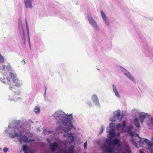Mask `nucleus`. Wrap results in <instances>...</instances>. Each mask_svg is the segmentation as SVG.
I'll list each match as a JSON object with an SVG mask.
<instances>
[{
  "label": "nucleus",
  "mask_w": 153,
  "mask_h": 153,
  "mask_svg": "<svg viewBox=\"0 0 153 153\" xmlns=\"http://www.w3.org/2000/svg\"><path fill=\"white\" fill-rule=\"evenodd\" d=\"M52 116L54 119L58 120L57 124L64 126L65 127H62V126H59L58 129H60L61 132L64 131V133H67L71 130L73 128V126L71 122H70L72 120V114L68 116H65L64 113L62 111L56 112Z\"/></svg>",
  "instance_id": "nucleus-1"
},
{
  "label": "nucleus",
  "mask_w": 153,
  "mask_h": 153,
  "mask_svg": "<svg viewBox=\"0 0 153 153\" xmlns=\"http://www.w3.org/2000/svg\"><path fill=\"white\" fill-rule=\"evenodd\" d=\"M114 146H113L111 144H110L109 141L106 143H105L103 149L104 151L107 153H112L114 152Z\"/></svg>",
  "instance_id": "nucleus-2"
},
{
  "label": "nucleus",
  "mask_w": 153,
  "mask_h": 153,
  "mask_svg": "<svg viewBox=\"0 0 153 153\" xmlns=\"http://www.w3.org/2000/svg\"><path fill=\"white\" fill-rule=\"evenodd\" d=\"M108 141L109 144H111L113 146L116 145L118 147L121 146V145L120 143V140L117 138H115L113 140H110Z\"/></svg>",
  "instance_id": "nucleus-3"
},
{
  "label": "nucleus",
  "mask_w": 153,
  "mask_h": 153,
  "mask_svg": "<svg viewBox=\"0 0 153 153\" xmlns=\"http://www.w3.org/2000/svg\"><path fill=\"white\" fill-rule=\"evenodd\" d=\"M19 141L22 143L23 142L25 143H29L33 142L34 140L31 139H28V137L25 135L22 136L19 138Z\"/></svg>",
  "instance_id": "nucleus-4"
},
{
  "label": "nucleus",
  "mask_w": 153,
  "mask_h": 153,
  "mask_svg": "<svg viewBox=\"0 0 153 153\" xmlns=\"http://www.w3.org/2000/svg\"><path fill=\"white\" fill-rule=\"evenodd\" d=\"M120 68L122 69V72L126 76L128 77L130 80L133 81H134V78L128 71L122 66H120Z\"/></svg>",
  "instance_id": "nucleus-5"
},
{
  "label": "nucleus",
  "mask_w": 153,
  "mask_h": 153,
  "mask_svg": "<svg viewBox=\"0 0 153 153\" xmlns=\"http://www.w3.org/2000/svg\"><path fill=\"white\" fill-rule=\"evenodd\" d=\"M151 140V142L148 139H145L144 140V142L147 144L148 146V149L149 150L151 149L153 146V137L152 138Z\"/></svg>",
  "instance_id": "nucleus-6"
},
{
  "label": "nucleus",
  "mask_w": 153,
  "mask_h": 153,
  "mask_svg": "<svg viewBox=\"0 0 153 153\" xmlns=\"http://www.w3.org/2000/svg\"><path fill=\"white\" fill-rule=\"evenodd\" d=\"M74 145H71L68 147V149L67 150H65L66 153H74Z\"/></svg>",
  "instance_id": "nucleus-7"
},
{
  "label": "nucleus",
  "mask_w": 153,
  "mask_h": 153,
  "mask_svg": "<svg viewBox=\"0 0 153 153\" xmlns=\"http://www.w3.org/2000/svg\"><path fill=\"white\" fill-rule=\"evenodd\" d=\"M58 144L55 142L52 143L50 145V147L52 151H55L56 149L58 147Z\"/></svg>",
  "instance_id": "nucleus-8"
},
{
  "label": "nucleus",
  "mask_w": 153,
  "mask_h": 153,
  "mask_svg": "<svg viewBox=\"0 0 153 153\" xmlns=\"http://www.w3.org/2000/svg\"><path fill=\"white\" fill-rule=\"evenodd\" d=\"M31 1L32 0H25V4L26 7L27 8H28L32 7V6L31 2Z\"/></svg>",
  "instance_id": "nucleus-9"
},
{
  "label": "nucleus",
  "mask_w": 153,
  "mask_h": 153,
  "mask_svg": "<svg viewBox=\"0 0 153 153\" xmlns=\"http://www.w3.org/2000/svg\"><path fill=\"white\" fill-rule=\"evenodd\" d=\"M147 116V114H141L139 115L138 118L141 123H143V121Z\"/></svg>",
  "instance_id": "nucleus-10"
},
{
  "label": "nucleus",
  "mask_w": 153,
  "mask_h": 153,
  "mask_svg": "<svg viewBox=\"0 0 153 153\" xmlns=\"http://www.w3.org/2000/svg\"><path fill=\"white\" fill-rule=\"evenodd\" d=\"M88 20L90 23L93 26H94L96 25V22L93 19L91 16L88 17Z\"/></svg>",
  "instance_id": "nucleus-11"
},
{
  "label": "nucleus",
  "mask_w": 153,
  "mask_h": 153,
  "mask_svg": "<svg viewBox=\"0 0 153 153\" xmlns=\"http://www.w3.org/2000/svg\"><path fill=\"white\" fill-rule=\"evenodd\" d=\"M101 14L102 16V17L103 19V20L106 23H107L108 24V22H107V18L106 16V15L105 14V13L103 12L102 11L101 12Z\"/></svg>",
  "instance_id": "nucleus-12"
},
{
  "label": "nucleus",
  "mask_w": 153,
  "mask_h": 153,
  "mask_svg": "<svg viewBox=\"0 0 153 153\" xmlns=\"http://www.w3.org/2000/svg\"><path fill=\"white\" fill-rule=\"evenodd\" d=\"M13 82L15 84L16 86L17 87H19L20 86V82L18 81V79L16 78L14 79H13Z\"/></svg>",
  "instance_id": "nucleus-13"
},
{
  "label": "nucleus",
  "mask_w": 153,
  "mask_h": 153,
  "mask_svg": "<svg viewBox=\"0 0 153 153\" xmlns=\"http://www.w3.org/2000/svg\"><path fill=\"white\" fill-rule=\"evenodd\" d=\"M113 89L117 97H119L120 95L119 93L117 91L116 86L114 84L113 85Z\"/></svg>",
  "instance_id": "nucleus-14"
},
{
  "label": "nucleus",
  "mask_w": 153,
  "mask_h": 153,
  "mask_svg": "<svg viewBox=\"0 0 153 153\" xmlns=\"http://www.w3.org/2000/svg\"><path fill=\"white\" fill-rule=\"evenodd\" d=\"M134 128L132 126H129L126 127V129L125 130L126 132H129L131 131Z\"/></svg>",
  "instance_id": "nucleus-15"
},
{
  "label": "nucleus",
  "mask_w": 153,
  "mask_h": 153,
  "mask_svg": "<svg viewBox=\"0 0 153 153\" xmlns=\"http://www.w3.org/2000/svg\"><path fill=\"white\" fill-rule=\"evenodd\" d=\"M134 122L135 125L137 127L139 128L140 127V125L139 124V122L138 118H135L134 120Z\"/></svg>",
  "instance_id": "nucleus-16"
},
{
  "label": "nucleus",
  "mask_w": 153,
  "mask_h": 153,
  "mask_svg": "<svg viewBox=\"0 0 153 153\" xmlns=\"http://www.w3.org/2000/svg\"><path fill=\"white\" fill-rule=\"evenodd\" d=\"M109 136L111 137H113L115 136V131L114 130H112L109 131Z\"/></svg>",
  "instance_id": "nucleus-17"
},
{
  "label": "nucleus",
  "mask_w": 153,
  "mask_h": 153,
  "mask_svg": "<svg viewBox=\"0 0 153 153\" xmlns=\"http://www.w3.org/2000/svg\"><path fill=\"white\" fill-rule=\"evenodd\" d=\"M73 134L71 132L68 133L64 135V136L68 137V138H72L73 140H74L73 137L72 136Z\"/></svg>",
  "instance_id": "nucleus-18"
},
{
  "label": "nucleus",
  "mask_w": 153,
  "mask_h": 153,
  "mask_svg": "<svg viewBox=\"0 0 153 153\" xmlns=\"http://www.w3.org/2000/svg\"><path fill=\"white\" fill-rule=\"evenodd\" d=\"M40 111V107L39 106H37L36 107L34 108V111L36 113H39Z\"/></svg>",
  "instance_id": "nucleus-19"
},
{
  "label": "nucleus",
  "mask_w": 153,
  "mask_h": 153,
  "mask_svg": "<svg viewBox=\"0 0 153 153\" xmlns=\"http://www.w3.org/2000/svg\"><path fill=\"white\" fill-rule=\"evenodd\" d=\"M27 148L28 147L26 145H24L23 146L22 149L25 152V153H27Z\"/></svg>",
  "instance_id": "nucleus-20"
},
{
  "label": "nucleus",
  "mask_w": 153,
  "mask_h": 153,
  "mask_svg": "<svg viewBox=\"0 0 153 153\" xmlns=\"http://www.w3.org/2000/svg\"><path fill=\"white\" fill-rule=\"evenodd\" d=\"M9 75L13 79L16 78V75L12 72H10V73Z\"/></svg>",
  "instance_id": "nucleus-21"
},
{
  "label": "nucleus",
  "mask_w": 153,
  "mask_h": 153,
  "mask_svg": "<svg viewBox=\"0 0 153 153\" xmlns=\"http://www.w3.org/2000/svg\"><path fill=\"white\" fill-rule=\"evenodd\" d=\"M120 116V112L119 111H117L116 112V113H115V114L114 115L115 117L117 118H119Z\"/></svg>",
  "instance_id": "nucleus-22"
},
{
  "label": "nucleus",
  "mask_w": 153,
  "mask_h": 153,
  "mask_svg": "<svg viewBox=\"0 0 153 153\" xmlns=\"http://www.w3.org/2000/svg\"><path fill=\"white\" fill-rule=\"evenodd\" d=\"M151 125H153V119L152 118H151L149 120L148 122V125L149 126Z\"/></svg>",
  "instance_id": "nucleus-23"
},
{
  "label": "nucleus",
  "mask_w": 153,
  "mask_h": 153,
  "mask_svg": "<svg viewBox=\"0 0 153 153\" xmlns=\"http://www.w3.org/2000/svg\"><path fill=\"white\" fill-rule=\"evenodd\" d=\"M4 62V59L2 56L0 54V62L3 63Z\"/></svg>",
  "instance_id": "nucleus-24"
},
{
  "label": "nucleus",
  "mask_w": 153,
  "mask_h": 153,
  "mask_svg": "<svg viewBox=\"0 0 153 153\" xmlns=\"http://www.w3.org/2000/svg\"><path fill=\"white\" fill-rule=\"evenodd\" d=\"M138 143L140 146H142L143 144V141L141 140L138 141Z\"/></svg>",
  "instance_id": "nucleus-25"
},
{
  "label": "nucleus",
  "mask_w": 153,
  "mask_h": 153,
  "mask_svg": "<svg viewBox=\"0 0 153 153\" xmlns=\"http://www.w3.org/2000/svg\"><path fill=\"white\" fill-rule=\"evenodd\" d=\"M19 135L16 132H15L14 133V135H13V136L12 135H11V137L12 138H14L15 137H19Z\"/></svg>",
  "instance_id": "nucleus-26"
},
{
  "label": "nucleus",
  "mask_w": 153,
  "mask_h": 153,
  "mask_svg": "<svg viewBox=\"0 0 153 153\" xmlns=\"http://www.w3.org/2000/svg\"><path fill=\"white\" fill-rule=\"evenodd\" d=\"M5 78L3 77L1 78V81L3 83L5 82Z\"/></svg>",
  "instance_id": "nucleus-27"
},
{
  "label": "nucleus",
  "mask_w": 153,
  "mask_h": 153,
  "mask_svg": "<svg viewBox=\"0 0 153 153\" xmlns=\"http://www.w3.org/2000/svg\"><path fill=\"white\" fill-rule=\"evenodd\" d=\"M126 123L125 121H124L122 124V127H123V128H124L126 125Z\"/></svg>",
  "instance_id": "nucleus-28"
},
{
  "label": "nucleus",
  "mask_w": 153,
  "mask_h": 153,
  "mask_svg": "<svg viewBox=\"0 0 153 153\" xmlns=\"http://www.w3.org/2000/svg\"><path fill=\"white\" fill-rule=\"evenodd\" d=\"M8 150V149L6 147H5L4 148L3 151L4 152L6 153Z\"/></svg>",
  "instance_id": "nucleus-29"
},
{
  "label": "nucleus",
  "mask_w": 153,
  "mask_h": 153,
  "mask_svg": "<svg viewBox=\"0 0 153 153\" xmlns=\"http://www.w3.org/2000/svg\"><path fill=\"white\" fill-rule=\"evenodd\" d=\"M87 143L86 142H85L84 143V148L85 149H87Z\"/></svg>",
  "instance_id": "nucleus-30"
},
{
  "label": "nucleus",
  "mask_w": 153,
  "mask_h": 153,
  "mask_svg": "<svg viewBox=\"0 0 153 153\" xmlns=\"http://www.w3.org/2000/svg\"><path fill=\"white\" fill-rule=\"evenodd\" d=\"M135 134V132L131 131L130 133V135L131 136H133L134 134Z\"/></svg>",
  "instance_id": "nucleus-31"
},
{
  "label": "nucleus",
  "mask_w": 153,
  "mask_h": 153,
  "mask_svg": "<svg viewBox=\"0 0 153 153\" xmlns=\"http://www.w3.org/2000/svg\"><path fill=\"white\" fill-rule=\"evenodd\" d=\"M133 136L138 137L139 138H141V137H139V134L135 132V134H134Z\"/></svg>",
  "instance_id": "nucleus-32"
},
{
  "label": "nucleus",
  "mask_w": 153,
  "mask_h": 153,
  "mask_svg": "<svg viewBox=\"0 0 153 153\" xmlns=\"http://www.w3.org/2000/svg\"><path fill=\"white\" fill-rule=\"evenodd\" d=\"M133 136L138 137L139 138H141V137H139V134L135 132V134H134Z\"/></svg>",
  "instance_id": "nucleus-33"
},
{
  "label": "nucleus",
  "mask_w": 153,
  "mask_h": 153,
  "mask_svg": "<svg viewBox=\"0 0 153 153\" xmlns=\"http://www.w3.org/2000/svg\"><path fill=\"white\" fill-rule=\"evenodd\" d=\"M104 128L103 127H102L101 128V130L100 131V134H102V132L104 130Z\"/></svg>",
  "instance_id": "nucleus-34"
},
{
  "label": "nucleus",
  "mask_w": 153,
  "mask_h": 153,
  "mask_svg": "<svg viewBox=\"0 0 153 153\" xmlns=\"http://www.w3.org/2000/svg\"><path fill=\"white\" fill-rule=\"evenodd\" d=\"M117 127L119 128H120L122 127V124H117Z\"/></svg>",
  "instance_id": "nucleus-35"
},
{
  "label": "nucleus",
  "mask_w": 153,
  "mask_h": 153,
  "mask_svg": "<svg viewBox=\"0 0 153 153\" xmlns=\"http://www.w3.org/2000/svg\"><path fill=\"white\" fill-rule=\"evenodd\" d=\"M57 153H65V151H64L63 152L60 151L59 152H58Z\"/></svg>",
  "instance_id": "nucleus-36"
},
{
  "label": "nucleus",
  "mask_w": 153,
  "mask_h": 153,
  "mask_svg": "<svg viewBox=\"0 0 153 153\" xmlns=\"http://www.w3.org/2000/svg\"><path fill=\"white\" fill-rule=\"evenodd\" d=\"M3 67V68H2V69H3V71H4V70H5V65H4L2 66Z\"/></svg>",
  "instance_id": "nucleus-37"
},
{
  "label": "nucleus",
  "mask_w": 153,
  "mask_h": 153,
  "mask_svg": "<svg viewBox=\"0 0 153 153\" xmlns=\"http://www.w3.org/2000/svg\"><path fill=\"white\" fill-rule=\"evenodd\" d=\"M25 24L26 25H27V21L26 19H25Z\"/></svg>",
  "instance_id": "nucleus-38"
},
{
  "label": "nucleus",
  "mask_w": 153,
  "mask_h": 153,
  "mask_svg": "<svg viewBox=\"0 0 153 153\" xmlns=\"http://www.w3.org/2000/svg\"><path fill=\"white\" fill-rule=\"evenodd\" d=\"M139 152L140 153H145L143 152L141 150H140Z\"/></svg>",
  "instance_id": "nucleus-39"
},
{
  "label": "nucleus",
  "mask_w": 153,
  "mask_h": 153,
  "mask_svg": "<svg viewBox=\"0 0 153 153\" xmlns=\"http://www.w3.org/2000/svg\"><path fill=\"white\" fill-rule=\"evenodd\" d=\"M7 80L10 82V79L8 77H7Z\"/></svg>",
  "instance_id": "nucleus-40"
},
{
  "label": "nucleus",
  "mask_w": 153,
  "mask_h": 153,
  "mask_svg": "<svg viewBox=\"0 0 153 153\" xmlns=\"http://www.w3.org/2000/svg\"><path fill=\"white\" fill-rule=\"evenodd\" d=\"M96 96L95 95H93V98L94 99V98H95V97Z\"/></svg>",
  "instance_id": "nucleus-41"
},
{
  "label": "nucleus",
  "mask_w": 153,
  "mask_h": 153,
  "mask_svg": "<svg viewBox=\"0 0 153 153\" xmlns=\"http://www.w3.org/2000/svg\"><path fill=\"white\" fill-rule=\"evenodd\" d=\"M10 88L11 90H12V88H12V87L10 86Z\"/></svg>",
  "instance_id": "nucleus-42"
},
{
  "label": "nucleus",
  "mask_w": 153,
  "mask_h": 153,
  "mask_svg": "<svg viewBox=\"0 0 153 153\" xmlns=\"http://www.w3.org/2000/svg\"><path fill=\"white\" fill-rule=\"evenodd\" d=\"M19 21H20V22H21V19H19Z\"/></svg>",
  "instance_id": "nucleus-43"
},
{
  "label": "nucleus",
  "mask_w": 153,
  "mask_h": 153,
  "mask_svg": "<svg viewBox=\"0 0 153 153\" xmlns=\"http://www.w3.org/2000/svg\"><path fill=\"white\" fill-rule=\"evenodd\" d=\"M8 84V85H11V83H10H10H9Z\"/></svg>",
  "instance_id": "nucleus-44"
},
{
  "label": "nucleus",
  "mask_w": 153,
  "mask_h": 153,
  "mask_svg": "<svg viewBox=\"0 0 153 153\" xmlns=\"http://www.w3.org/2000/svg\"><path fill=\"white\" fill-rule=\"evenodd\" d=\"M137 145V144H136V145H135V146H136V147H137V146H136Z\"/></svg>",
  "instance_id": "nucleus-45"
},
{
  "label": "nucleus",
  "mask_w": 153,
  "mask_h": 153,
  "mask_svg": "<svg viewBox=\"0 0 153 153\" xmlns=\"http://www.w3.org/2000/svg\"><path fill=\"white\" fill-rule=\"evenodd\" d=\"M130 150H129V152H129V153H130Z\"/></svg>",
  "instance_id": "nucleus-46"
},
{
  "label": "nucleus",
  "mask_w": 153,
  "mask_h": 153,
  "mask_svg": "<svg viewBox=\"0 0 153 153\" xmlns=\"http://www.w3.org/2000/svg\"><path fill=\"white\" fill-rule=\"evenodd\" d=\"M19 132H20V133H21V132L20 131H18Z\"/></svg>",
  "instance_id": "nucleus-47"
},
{
  "label": "nucleus",
  "mask_w": 153,
  "mask_h": 153,
  "mask_svg": "<svg viewBox=\"0 0 153 153\" xmlns=\"http://www.w3.org/2000/svg\"><path fill=\"white\" fill-rule=\"evenodd\" d=\"M152 129H153V128H152Z\"/></svg>",
  "instance_id": "nucleus-48"
},
{
  "label": "nucleus",
  "mask_w": 153,
  "mask_h": 153,
  "mask_svg": "<svg viewBox=\"0 0 153 153\" xmlns=\"http://www.w3.org/2000/svg\"><path fill=\"white\" fill-rule=\"evenodd\" d=\"M1 149L0 148V149Z\"/></svg>",
  "instance_id": "nucleus-49"
}]
</instances>
